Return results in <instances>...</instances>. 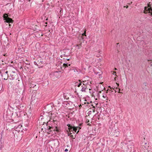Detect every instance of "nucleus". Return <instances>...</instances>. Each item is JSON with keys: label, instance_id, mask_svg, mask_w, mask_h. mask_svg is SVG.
<instances>
[{"label": "nucleus", "instance_id": "1", "mask_svg": "<svg viewBox=\"0 0 152 152\" xmlns=\"http://www.w3.org/2000/svg\"><path fill=\"white\" fill-rule=\"evenodd\" d=\"M4 20H5V23H9V26H11V24L12 23L13 20L12 19L9 17V16L8 14L5 13L3 15Z\"/></svg>", "mask_w": 152, "mask_h": 152}, {"label": "nucleus", "instance_id": "2", "mask_svg": "<svg viewBox=\"0 0 152 152\" xmlns=\"http://www.w3.org/2000/svg\"><path fill=\"white\" fill-rule=\"evenodd\" d=\"M59 73H60V71H56L52 72L50 75V77L53 80H55L56 78L60 76Z\"/></svg>", "mask_w": 152, "mask_h": 152}, {"label": "nucleus", "instance_id": "3", "mask_svg": "<svg viewBox=\"0 0 152 152\" xmlns=\"http://www.w3.org/2000/svg\"><path fill=\"white\" fill-rule=\"evenodd\" d=\"M43 62L42 60L39 58L36 61L34 62V64L38 66L39 68H40L43 66Z\"/></svg>", "mask_w": 152, "mask_h": 152}, {"label": "nucleus", "instance_id": "4", "mask_svg": "<svg viewBox=\"0 0 152 152\" xmlns=\"http://www.w3.org/2000/svg\"><path fill=\"white\" fill-rule=\"evenodd\" d=\"M144 13H147L148 12L149 15H152V8L150 7L149 4L148 5V7H144Z\"/></svg>", "mask_w": 152, "mask_h": 152}, {"label": "nucleus", "instance_id": "5", "mask_svg": "<svg viewBox=\"0 0 152 152\" xmlns=\"http://www.w3.org/2000/svg\"><path fill=\"white\" fill-rule=\"evenodd\" d=\"M12 103L17 107L19 106L21 104L19 100L18 99H16L15 100L13 101H12Z\"/></svg>", "mask_w": 152, "mask_h": 152}, {"label": "nucleus", "instance_id": "6", "mask_svg": "<svg viewBox=\"0 0 152 152\" xmlns=\"http://www.w3.org/2000/svg\"><path fill=\"white\" fill-rule=\"evenodd\" d=\"M49 128H48V130H49V132H51L53 130L54 131H56L57 132H59V129L57 127H55L54 128H53V127H51L50 126H48Z\"/></svg>", "mask_w": 152, "mask_h": 152}, {"label": "nucleus", "instance_id": "7", "mask_svg": "<svg viewBox=\"0 0 152 152\" xmlns=\"http://www.w3.org/2000/svg\"><path fill=\"white\" fill-rule=\"evenodd\" d=\"M94 73L96 75H97L98 74H99L98 75L100 76L101 74L102 73V71H101L100 70L97 68L95 70Z\"/></svg>", "mask_w": 152, "mask_h": 152}, {"label": "nucleus", "instance_id": "8", "mask_svg": "<svg viewBox=\"0 0 152 152\" xmlns=\"http://www.w3.org/2000/svg\"><path fill=\"white\" fill-rule=\"evenodd\" d=\"M1 76L3 77V78L4 80H7L8 77V75H6L5 74H2Z\"/></svg>", "mask_w": 152, "mask_h": 152}, {"label": "nucleus", "instance_id": "9", "mask_svg": "<svg viewBox=\"0 0 152 152\" xmlns=\"http://www.w3.org/2000/svg\"><path fill=\"white\" fill-rule=\"evenodd\" d=\"M67 126H68V127H69L68 129H69V131L70 132L71 131H72L73 130V129L74 128V126H71V125H70V124H67Z\"/></svg>", "mask_w": 152, "mask_h": 152}, {"label": "nucleus", "instance_id": "10", "mask_svg": "<svg viewBox=\"0 0 152 152\" xmlns=\"http://www.w3.org/2000/svg\"><path fill=\"white\" fill-rule=\"evenodd\" d=\"M83 85L84 86H83V85L82 86V89L81 90V91H82L85 92L86 91V87L84 85V84H83Z\"/></svg>", "mask_w": 152, "mask_h": 152}, {"label": "nucleus", "instance_id": "11", "mask_svg": "<svg viewBox=\"0 0 152 152\" xmlns=\"http://www.w3.org/2000/svg\"><path fill=\"white\" fill-rule=\"evenodd\" d=\"M63 66L65 68H67L70 65V64H68V63H64L63 64Z\"/></svg>", "mask_w": 152, "mask_h": 152}, {"label": "nucleus", "instance_id": "12", "mask_svg": "<svg viewBox=\"0 0 152 152\" xmlns=\"http://www.w3.org/2000/svg\"><path fill=\"white\" fill-rule=\"evenodd\" d=\"M64 50V52L65 53L64 54V56L66 57V56H68L69 55V54H70L69 53V54H66V53L65 52L66 50Z\"/></svg>", "mask_w": 152, "mask_h": 152}, {"label": "nucleus", "instance_id": "13", "mask_svg": "<svg viewBox=\"0 0 152 152\" xmlns=\"http://www.w3.org/2000/svg\"><path fill=\"white\" fill-rule=\"evenodd\" d=\"M77 128L78 127H75V126H74L72 131H74L75 132H76L77 129Z\"/></svg>", "mask_w": 152, "mask_h": 152}, {"label": "nucleus", "instance_id": "14", "mask_svg": "<svg viewBox=\"0 0 152 152\" xmlns=\"http://www.w3.org/2000/svg\"><path fill=\"white\" fill-rule=\"evenodd\" d=\"M47 108H49V107H51V109H52V105L51 104H48L47 105L46 107Z\"/></svg>", "mask_w": 152, "mask_h": 152}, {"label": "nucleus", "instance_id": "15", "mask_svg": "<svg viewBox=\"0 0 152 152\" xmlns=\"http://www.w3.org/2000/svg\"><path fill=\"white\" fill-rule=\"evenodd\" d=\"M82 44V43H80L79 45H77V46L78 47L77 48L78 49H79L80 48V47Z\"/></svg>", "mask_w": 152, "mask_h": 152}, {"label": "nucleus", "instance_id": "16", "mask_svg": "<svg viewBox=\"0 0 152 152\" xmlns=\"http://www.w3.org/2000/svg\"><path fill=\"white\" fill-rule=\"evenodd\" d=\"M79 81L80 82V83L78 84V85H77V86L78 87H80L82 85V82H81V80H79Z\"/></svg>", "mask_w": 152, "mask_h": 152}, {"label": "nucleus", "instance_id": "17", "mask_svg": "<svg viewBox=\"0 0 152 152\" xmlns=\"http://www.w3.org/2000/svg\"><path fill=\"white\" fill-rule=\"evenodd\" d=\"M36 86V85L35 84H32V83H31V84L30 85V87L31 88L32 87L34 88Z\"/></svg>", "mask_w": 152, "mask_h": 152}, {"label": "nucleus", "instance_id": "18", "mask_svg": "<svg viewBox=\"0 0 152 152\" xmlns=\"http://www.w3.org/2000/svg\"><path fill=\"white\" fill-rule=\"evenodd\" d=\"M148 61H149V64L151 66H152V61H151V60H148Z\"/></svg>", "mask_w": 152, "mask_h": 152}, {"label": "nucleus", "instance_id": "19", "mask_svg": "<svg viewBox=\"0 0 152 152\" xmlns=\"http://www.w3.org/2000/svg\"><path fill=\"white\" fill-rule=\"evenodd\" d=\"M8 71H6V72H3L2 73V74H6V75H8Z\"/></svg>", "mask_w": 152, "mask_h": 152}, {"label": "nucleus", "instance_id": "20", "mask_svg": "<svg viewBox=\"0 0 152 152\" xmlns=\"http://www.w3.org/2000/svg\"><path fill=\"white\" fill-rule=\"evenodd\" d=\"M67 131L68 132V133H67L68 136H70L71 135V134H72V133H69L68 131Z\"/></svg>", "mask_w": 152, "mask_h": 152}, {"label": "nucleus", "instance_id": "21", "mask_svg": "<svg viewBox=\"0 0 152 152\" xmlns=\"http://www.w3.org/2000/svg\"><path fill=\"white\" fill-rule=\"evenodd\" d=\"M70 137L72 138V139H74L75 138H73V136L72 135H71L70 136Z\"/></svg>", "mask_w": 152, "mask_h": 152}, {"label": "nucleus", "instance_id": "22", "mask_svg": "<svg viewBox=\"0 0 152 152\" xmlns=\"http://www.w3.org/2000/svg\"><path fill=\"white\" fill-rule=\"evenodd\" d=\"M106 95L105 94L103 95V97L104 98H106Z\"/></svg>", "mask_w": 152, "mask_h": 152}, {"label": "nucleus", "instance_id": "23", "mask_svg": "<svg viewBox=\"0 0 152 152\" xmlns=\"http://www.w3.org/2000/svg\"><path fill=\"white\" fill-rule=\"evenodd\" d=\"M68 150L67 149H66L65 150H64V151H65V152H67L68 151Z\"/></svg>", "mask_w": 152, "mask_h": 152}, {"label": "nucleus", "instance_id": "24", "mask_svg": "<svg viewBox=\"0 0 152 152\" xmlns=\"http://www.w3.org/2000/svg\"><path fill=\"white\" fill-rule=\"evenodd\" d=\"M132 2H131L130 3H127V4H129V5H130L131 4H132Z\"/></svg>", "mask_w": 152, "mask_h": 152}, {"label": "nucleus", "instance_id": "25", "mask_svg": "<svg viewBox=\"0 0 152 152\" xmlns=\"http://www.w3.org/2000/svg\"><path fill=\"white\" fill-rule=\"evenodd\" d=\"M2 134H0V138L1 139L2 138Z\"/></svg>", "mask_w": 152, "mask_h": 152}, {"label": "nucleus", "instance_id": "26", "mask_svg": "<svg viewBox=\"0 0 152 152\" xmlns=\"http://www.w3.org/2000/svg\"><path fill=\"white\" fill-rule=\"evenodd\" d=\"M120 90L121 89H119V91L118 92V93H122V92H120Z\"/></svg>", "mask_w": 152, "mask_h": 152}, {"label": "nucleus", "instance_id": "27", "mask_svg": "<svg viewBox=\"0 0 152 152\" xmlns=\"http://www.w3.org/2000/svg\"><path fill=\"white\" fill-rule=\"evenodd\" d=\"M2 89V87L0 85V91Z\"/></svg>", "mask_w": 152, "mask_h": 152}, {"label": "nucleus", "instance_id": "28", "mask_svg": "<svg viewBox=\"0 0 152 152\" xmlns=\"http://www.w3.org/2000/svg\"><path fill=\"white\" fill-rule=\"evenodd\" d=\"M126 7V8H127L128 7V6H124V7Z\"/></svg>", "mask_w": 152, "mask_h": 152}, {"label": "nucleus", "instance_id": "29", "mask_svg": "<svg viewBox=\"0 0 152 152\" xmlns=\"http://www.w3.org/2000/svg\"><path fill=\"white\" fill-rule=\"evenodd\" d=\"M66 60H69V58H68H68H66Z\"/></svg>", "mask_w": 152, "mask_h": 152}, {"label": "nucleus", "instance_id": "30", "mask_svg": "<svg viewBox=\"0 0 152 152\" xmlns=\"http://www.w3.org/2000/svg\"><path fill=\"white\" fill-rule=\"evenodd\" d=\"M79 130L77 131V133H78L79 132Z\"/></svg>", "mask_w": 152, "mask_h": 152}, {"label": "nucleus", "instance_id": "31", "mask_svg": "<svg viewBox=\"0 0 152 152\" xmlns=\"http://www.w3.org/2000/svg\"><path fill=\"white\" fill-rule=\"evenodd\" d=\"M99 93H101V91H99Z\"/></svg>", "mask_w": 152, "mask_h": 152}, {"label": "nucleus", "instance_id": "32", "mask_svg": "<svg viewBox=\"0 0 152 152\" xmlns=\"http://www.w3.org/2000/svg\"><path fill=\"white\" fill-rule=\"evenodd\" d=\"M115 70H117V69L116 68H115Z\"/></svg>", "mask_w": 152, "mask_h": 152}, {"label": "nucleus", "instance_id": "33", "mask_svg": "<svg viewBox=\"0 0 152 152\" xmlns=\"http://www.w3.org/2000/svg\"><path fill=\"white\" fill-rule=\"evenodd\" d=\"M93 107L94 108H95V107L94 106H93Z\"/></svg>", "mask_w": 152, "mask_h": 152}, {"label": "nucleus", "instance_id": "34", "mask_svg": "<svg viewBox=\"0 0 152 152\" xmlns=\"http://www.w3.org/2000/svg\"><path fill=\"white\" fill-rule=\"evenodd\" d=\"M84 33H83V35H84Z\"/></svg>", "mask_w": 152, "mask_h": 152}, {"label": "nucleus", "instance_id": "35", "mask_svg": "<svg viewBox=\"0 0 152 152\" xmlns=\"http://www.w3.org/2000/svg\"><path fill=\"white\" fill-rule=\"evenodd\" d=\"M114 72V73H116V72Z\"/></svg>", "mask_w": 152, "mask_h": 152}, {"label": "nucleus", "instance_id": "36", "mask_svg": "<svg viewBox=\"0 0 152 152\" xmlns=\"http://www.w3.org/2000/svg\"><path fill=\"white\" fill-rule=\"evenodd\" d=\"M108 90H109L108 89L107 90V91H108Z\"/></svg>", "mask_w": 152, "mask_h": 152}, {"label": "nucleus", "instance_id": "37", "mask_svg": "<svg viewBox=\"0 0 152 152\" xmlns=\"http://www.w3.org/2000/svg\"><path fill=\"white\" fill-rule=\"evenodd\" d=\"M119 44V43H117V45Z\"/></svg>", "mask_w": 152, "mask_h": 152}, {"label": "nucleus", "instance_id": "38", "mask_svg": "<svg viewBox=\"0 0 152 152\" xmlns=\"http://www.w3.org/2000/svg\"><path fill=\"white\" fill-rule=\"evenodd\" d=\"M145 86H146V83L145 84Z\"/></svg>", "mask_w": 152, "mask_h": 152}, {"label": "nucleus", "instance_id": "39", "mask_svg": "<svg viewBox=\"0 0 152 152\" xmlns=\"http://www.w3.org/2000/svg\"><path fill=\"white\" fill-rule=\"evenodd\" d=\"M46 23V24H47V23H46H46Z\"/></svg>", "mask_w": 152, "mask_h": 152}, {"label": "nucleus", "instance_id": "40", "mask_svg": "<svg viewBox=\"0 0 152 152\" xmlns=\"http://www.w3.org/2000/svg\"><path fill=\"white\" fill-rule=\"evenodd\" d=\"M1 73V72H0V73Z\"/></svg>", "mask_w": 152, "mask_h": 152}]
</instances>
